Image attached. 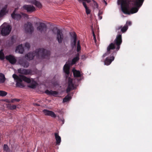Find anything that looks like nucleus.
Instances as JSON below:
<instances>
[{"instance_id":"09e8293b","label":"nucleus","mask_w":152,"mask_h":152,"mask_svg":"<svg viewBox=\"0 0 152 152\" xmlns=\"http://www.w3.org/2000/svg\"><path fill=\"white\" fill-rule=\"evenodd\" d=\"M103 13V12H101L100 11H99V12L98 14V15H102Z\"/></svg>"},{"instance_id":"f3484780","label":"nucleus","mask_w":152,"mask_h":152,"mask_svg":"<svg viewBox=\"0 0 152 152\" xmlns=\"http://www.w3.org/2000/svg\"><path fill=\"white\" fill-rule=\"evenodd\" d=\"M114 59V57L113 56H110V58L108 57L106 58L104 61L105 64L107 65H110Z\"/></svg>"},{"instance_id":"3c124183","label":"nucleus","mask_w":152,"mask_h":152,"mask_svg":"<svg viewBox=\"0 0 152 152\" xmlns=\"http://www.w3.org/2000/svg\"><path fill=\"white\" fill-rule=\"evenodd\" d=\"M103 2L106 5H107V3L106 1L105 0H103Z\"/></svg>"},{"instance_id":"603ef678","label":"nucleus","mask_w":152,"mask_h":152,"mask_svg":"<svg viewBox=\"0 0 152 152\" xmlns=\"http://www.w3.org/2000/svg\"><path fill=\"white\" fill-rule=\"evenodd\" d=\"M34 105H36V106H40V104H37V103H34Z\"/></svg>"},{"instance_id":"6ab92c4d","label":"nucleus","mask_w":152,"mask_h":152,"mask_svg":"<svg viewBox=\"0 0 152 152\" xmlns=\"http://www.w3.org/2000/svg\"><path fill=\"white\" fill-rule=\"evenodd\" d=\"M128 28V25H125L124 27H122V26L118 27V28H116V31H117L121 29V31L123 33L125 32Z\"/></svg>"},{"instance_id":"f8f14e48","label":"nucleus","mask_w":152,"mask_h":152,"mask_svg":"<svg viewBox=\"0 0 152 152\" xmlns=\"http://www.w3.org/2000/svg\"><path fill=\"white\" fill-rule=\"evenodd\" d=\"M19 73L25 75H27L31 74L32 71L31 69H27L23 68L19 69L18 70Z\"/></svg>"},{"instance_id":"4468645a","label":"nucleus","mask_w":152,"mask_h":152,"mask_svg":"<svg viewBox=\"0 0 152 152\" xmlns=\"http://www.w3.org/2000/svg\"><path fill=\"white\" fill-rule=\"evenodd\" d=\"M43 112L46 115L49 116L53 118H55L56 117V115L52 111L45 109L43 110Z\"/></svg>"},{"instance_id":"e433bc0d","label":"nucleus","mask_w":152,"mask_h":152,"mask_svg":"<svg viewBox=\"0 0 152 152\" xmlns=\"http://www.w3.org/2000/svg\"><path fill=\"white\" fill-rule=\"evenodd\" d=\"M7 93L5 91H0V96H4L7 95Z\"/></svg>"},{"instance_id":"7ed1b4c3","label":"nucleus","mask_w":152,"mask_h":152,"mask_svg":"<svg viewBox=\"0 0 152 152\" xmlns=\"http://www.w3.org/2000/svg\"><path fill=\"white\" fill-rule=\"evenodd\" d=\"M144 0H136L135 1H132L134 3V5L136 6L135 7L132 8L129 11L128 8H127L126 11V13L125 14L129 15L137 12L138 10V8L140 7L142 4Z\"/></svg>"},{"instance_id":"1a4fd4ad","label":"nucleus","mask_w":152,"mask_h":152,"mask_svg":"<svg viewBox=\"0 0 152 152\" xmlns=\"http://www.w3.org/2000/svg\"><path fill=\"white\" fill-rule=\"evenodd\" d=\"M37 29L41 33H45L47 29V25L44 23L39 22V25L37 27Z\"/></svg>"},{"instance_id":"ea45409f","label":"nucleus","mask_w":152,"mask_h":152,"mask_svg":"<svg viewBox=\"0 0 152 152\" xmlns=\"http://www.w3.org/2000/svg\"><path fill=\"white\" fill-rule=\"evenodd\" d=\"M35 0H25V1L30 4H33Z\"/></svg>"},{"instance_id":"0eeeda50","label":"nucleus","mask_w":152,"mask_h":152,"mask_svg":"<svg viewBox=\"0 0 152 152\" xmlns=\"http://www.w3.org/2000/svg\"><path fill=\"white\" fill-rule=\"evenodd\" d=\"M55 29L57 30L56 36V39L59 43H61L62 42L64 37L62 31L59 29H57L56 28H54L52 30L53 32H54V30Z\"/></svg>"},{"instance_id":"864d4df0","label":"nucleus","mask_w":152,"mask_h":152,"mask_svg":"<svg viewBox=\"0 0 152 152\" xmlns=\"http://www.w3.org/2000/svg\"><path fill=\"white\" fill-rule=\"evenodd\" d=\"M4 75L2 73H0V77L1 76H3V75Z\"/></svg>"},{"instance_id":"5fc2aeb1","label":"nucleus","mask_w":152,"mask_h":152,"mask_svg":"<svg viewBox=\"0 0 152 152\" xmlns=\"http://www.w3.org/2000/svg\"><path fill=\"white\" fill-rule=\"evenodd\" d=\"M77 80L78 81H80V80H81V78H80V79H77Z\"/></svg>"},{"instance_id":"f03ea898","label":"nucleus","mask_w":152,"mask_h":152,"mask_svg":"<svg viewBox=\"0 0 152 152\" xmlns=\"http://www.w3.org/2000/svg\"><path fill=\"white\" fill-rule=\"evenodd\" d=\"M122 42V36L121 34L118 35L114 41V43H111L108 46L107 48V50L109 53H111V50L115 48V45L116 46V49L118 51L120 49V45Z\"/></svg>"},{"instance_id":"dca6fc26","label":"nucleus","mask_w":152,"mask_h":152,"mask_svg":"<svg viewBox=\"0 0 152 152\" xmlns=\"http://www.w3.org/2000/svg\"><path fill=\"white\" fill-rule=\"evenodd\" d=\"M45 93L48 95L53 96H56L58 94L57 91L52 90L50 91L48 90H46L45 91Z\"/></svg>"},{"instance_id":"bb28decb","label":"nucleus","mask_w":152,"mask_h":152,"mask_svg":"<svg viewBox=\"0 0 152 152\" xmlns=\"http://www.w3.org/2000/svg\"><path fill=\"white\" fill-rule=\"evenodd\" d=\"M7 12V8L4 7L0 11V18H1L6 14Z\"/></svg>"},{"instance_id":"aec40b11","label":"nucleus","mask_w":152,"mask_h":152,"mask_svg":"<svg viewBox=\"0 0 152 152\" xmlns=\"http://www.w3.org/2000/svg\"><path fill=\"white\" fill-rule=\"evenodd\" d=\"M73 38L74 40L73 41L71 42V45L72 49L76 46L77 36L75 33L73 35Z\"/></svg>"},{"instance_id":"c756f323","label":"nucleus","mask_w":152,"mask_h":152,"mask_svg":"<svg viewBox=\"0 0 152 152\" xmlns=\"http://www.w3.org/2000/svg\"><path fill=\"white\" fill-rule=\"evenodd\" d=\"M34 4L37 7L39 8H41L42 7V5L40 2L39 1H37L36 0H35Z\"/></svg>"},{"instance_id":"c85d7f7f","label":"nucleus","mask_w":152,"mask_h":152,"mask_svg":"<svg viewBox=\"0 0 152 152\" xmlns=\"http://www.w3.org/2000/svg\"><path fill=\"white\" fill-rule=\"evenodd\" d=\"M83 5L85 9L86 12V14L87 15L90 14L91 13V10L87 7L86 3H83Z\"/></svg>"},{"instance_id":"20e7f679","label":"nucleus","mask_w":152,"mask_h":152,"mask_svg":"<svg viewBox=\"0 0 152 152\" xmlns=\"http://www.w3.org/2000/svg\"><path fill=\"white\" fill-rule=\"evenodd\" d=\"M17 8H15L13 11L12 13L11 14V16L12 18L17 20H20L22 16L24 18H27L28 17V15L22 12H20V14L16 12Z\"/></svg>"},{"instance_id":"39448f33","label":"nucleus","mask_w":152,"mask_h":152,"mask_svg":"<svg viewBox=\"0 0 152 152\" xmlns=\"http://www.w3.org/2000/svg\"><path fill=\"white\" fill-rule=\"evenodd\" d=\"M131 1L130 0L127 1V0H118V4H121V10L124 13H126V10L129 8V5Z\"/></svg>"},{"instance_id":"f257e3e1","label":"nucleus","mask_w":152,"mask_h":152,"mask_svg":"<svg viewBox=\"0 0 152 152\" xmlns=\"http://www.w3.org/2000/svg\"><path fill=\"white\" fill-rule=\"evenodd\" d=\"M50 55V51L43 48H39L32 53H29L26 55L25 57L27 60H31L33 59L35 56L37 58L43 59L48 58Z\"/></svg>"},{"instance_id":"9d476101","label":"nucleus","mask_w":152,"mask_h":152,"mask_svg":"<svg viewBox=\"0 0 152 152\" xmlns=\"http://www.w3.org/2000/svg\"><path fill=\"white\" fill-rule=\"evenodd\" d=\"M25 31L27 33L31 34L34 30L32 24L30 22H28L25 25Z\"/></svg>"},{"instance_id":"de8ad7c7","label":"nucleus","mask_w":152,"mask_h":152,"mask_svg":"<svg viewBox=\"0 0 152 152\" xmlns=\"http://www.w3.org/2000/svg\"><path fill=\"white\" fill-rule=\"evenodd\" d=\"M132 24V22L131 21H127L126 23V24L125 25H130Z\"/></svg>"},{"instance_id":"f704fd0d","label":"nucleus","mask_w":152,"mask_h":152,"mask_svg":"<svg viewBox=\"0 0 152 152\" xmlns=\"http://www.w3.org/2000/svg\"><path fill=\"white\" fill-rule=\"evenodd\" d=\"M2 51V50L0 51V59L1 60H4L5 58L4 55Z\"/></svg>"},{"instance_id":"2f4dec72","label":"nucleus","mask_w":152,"mask_h":152,"mask_svg":"<svg viewBox=\"0 0 152 152\" xmlns=\"http://www.w3.org/2000/svg\"><path fill=\"white\" fill-rule=\"evenodd\" d=\"M13 77L14 78L15 80H19L20 81L21 80L20 79L21 78V77H20L19 76H18L16 75L15 74H14L12 75Z\"/></svg>"},{"instance_id":"a878e982","label":"nucleus","mask_w":152,"mask_h":152,"mask_svg":"<svg viewBox=\"0 0 152 152\" xmlns=\"http://www.w3.org/2000/svg\"><path fill=\"white\" fill-rule=\"evenodd\" d=\"M24 51V49L21 45H18L16 50V52H18L20 53H23Z\"/></svg>"},{"instance_id":"423d86ee","label":"nucleus","mask_w":152,"mask_h":152,"mask_svg":"<svg viewBox=\"0 0 152 152\" xmlns=\"http://www.w3.org/2000/svg\"><path fill=\"white\" fill-rule=\"evenodd\" d=\"M11 30V26L9 25L1 26V33L3 36H5L9 34Z\"/></svg>"},{"instance_id":"9b49d317","label":"nucleus","mask_w":152,"mask_h":152,"mask_svg":"<svg viewBox=\"0 0 152 152\" xmlns=\"http://www.w3.org/2000/svg\"><path fill=\"white\" fill-rule=\"evenodd\" d=\"M23 8L27 12H32L36 10L35 8L31 5H25L23 6Z\"/></svg>"},{"instance_id":"cd10ccee","label":"nucleus","mask_w":152,"mask_h":152,"mask_svg":"<svg viewBox=\"0 0 152 152\" xmlns=\"http://www.w3.org/2000/svg\"><path fill=\"white\" fill-rule=\"evenodd\" d=\"M72 98L70 94H69L63 99V103L69 101Z\"/></svg>"},{"instance_id":"473e14b6","label":"nucleus","mask_w":152,"mask_h":152,"mask_svg":"<svg viewBox=\"0 0 152 152\" xmlns=\"http://www.w3.org/2000/svg\"><path fill=\"white\" fill-rule=\"evenodd\" d=\"M5 80L6 78L4 75L0 77V84L4 83Z\"/></svg>"},{"instance_id":"7c9ffc66","label":"nucleus","mask_w":152,"mask_h":152,"mask_svg":"<svg viewBox=\"0 0 152 152\" xmlns=\"http://www.w3.org/2000/svg\"><path fill=\"white\" fill-rule=\"evenodd\" d=\"M7 107L9 109L13 110L16 109V106L15 105H12L8 104H7Z\"/></svg>"},{"instance_id":"5701e85b","label":"nucleus","mask_w":152,"mask_h":152,"mask_svg":"<svg viewBox=\"0 0 152 152\" xmlns=\"http://www.w3.org/2000/svg\"><path fill=\"white\" fill-rule=\"evenodd\" d=\"M20 80H21L20 81L18 80L16 81V87L20 88H23L25 86L22 83L23 81L21 78L20 79Z\"/></svg>"},{"instance_id":"b1692460","label":"nucleus","mask_w":152,"mask_h":152,"mask_svg":"<svg viewBox=\"0 0 152 152\" xmlns=\"http://www.w3.org/2000/svg\"><path fill=\"white\" fill-rule=\"evenodd\" d=\"M73 72L74 77H80L81 75L79 71L77 70L76 69H73Z\"/></svg>"},{"instance_id":"4be33fe9","label":"nucleus","mask_w":152,"mask_h":152,"mask_svg":"<svg viewBox=\"0 0 152 152\" xmlns=\"http://www.w3.org/2000/svg\"><path fill=\"white\" fill-rule=\"evenodd\" d=\"M19 76L21 77L22 81L23 80L28 83H31V80L29 78H28L25 76L21 75H19Z\"/></svg>"},{"instance_id":"a19ab883","label":"nucleus","mask_w":152,"mask_h":152,"mask_svg":"<svg viewBox=\"0 0 152 152\" xmlns=\"http://www.w3.org/2000/svg\"><path fill=\"white\" fill-rule=\"evenodd\" d=\"M28 87L34 89L36 87V85L35 84H31V85L28 86Z\"/></svg>"},{"instance_id":"8fccbe9b","label":"nucleus","mask_w":152,"mask_h":152,"mask_svg":"<svg viewBox=\"0 0 152 152\" xmlns=\"http://www.w3.org/2000/svg\"><path fill=\"white\" fill-rule=\"evenodd\" d=\"M99 16V20H101L102 18V16H101V15H98Z\"/></svg>"},{"instance_id":"6e6552de","label":"nucleus","mask_w":152,"mask_h":152,"mask_svg":"<svg viewBox=\"0 0 152 152\" xmlns=\"http://www.w3.org/2000/svg\"><path fill=\"white\" fill-rule=\"evenodd\" d=\"M68 86L66 89V92L68 93L74 89L76 87L75 86L74 84L72 83V79L70 77L68 79Z\"/></svg>"},{"instance_id":"c03bdc74","label":"nucleus","mask_w":152,"mask_h":152,"mask_svg":"<svg viewBox=\"0 0 152 152\" xmlns=\"http://www.w3.org/2000/svg\"><path fill=\"white\" fill-rule=\"evenodd\" d=\"M25 46L26 48L28 49H29L30 47V46L28 42H26L25 44Z\"/></svg>"},{"instance_id":"49530a36","label":"nucleus","mask_w":152,"mask_h":152,"mask_svg":"<svg viewBox=\"0 0 152 152\" xmlns=\"http://www.w3.org/2000/svg\"><path fill=\"white\" fill-rule=\"evenodd\" d=\"M110 53H108V52L107 51L106 53H105L102 56V57L103 58H104V57L105 56H107L108 55V54H109Z\"/></svg>"},{"instance_id":"a211bd4d","label":"nucleus","mask_w":152,"mask_h":152,"mask_svg":"<svg viewBox=\"0 0 152 152\" xmlns=\"http://www.w3.org/2000/svg\"><path fill=\"white\" fill-rule=\"evenodd\" d=\"M55 139L56 141V145H59L60 144L61 142V138L58 135V133H55L54 134Z\"/></svg>"},{"instance_id":"58836bf2","label":"nucleus","mask_w":152,"mask_h":152,"mask_svg":"<svg viewBox=\"0 0 152 152\" xmlns=\"http://www.w3.org/2000/svg\"><path fill=\"white\" fill-rule=\"evenodd\" d=\"M3 149L4 150L7 151L9 150V147L8 145L6 144H4V145Z\"/></svg>"},{"instance_id":"2eb2a0df","label":"nucleus","mask_w":152,"mask_h":152,"mask_svg":"<svg viewBox=\"0 0 152 152\" xmlns=\"http://www.w3.org/2000/svg\"><path fill=\"white\" fill-rule=\"evenodd\" d=\"M71 65L70 63L66 62L64 66L63 70L67 75L69 74L70 68Z\"/></svg>"},{"instance_id":"37998d69","label":"nucleus","mask_w":152,"mask_h":152,"mask_svg":"<svg viewBox=\"0 0 152 152\" xmlns=\"http://www.w3.org/2000/svg\"><path fill=\"white\" fill-rule=\"evenodd\" d=\"M91 28H92V33H93V36L94 37V40L95 42H96V36H95V34L94 33V31L93 30V26H91Z\"/></svg>"},{"instance_id":"393cba45","label":"nucleus","mask_w":152,"mask_h":152,"mask_svg":"<svg viewBox=\"0 0 152 152\" xmlns=\"http://www.w3.org/2000/svg\"><path fill=\"white\" fill-rule=\"evenodd\" d=\"M79 54H77L75 58H74L72 60L71 63L70 62V61H68V62H69L71 63V65H72L75 64L76 62L78 61L79 60Z\"/></svg>"},{"instance_id":"ddd939ff","label":"nucleus","mask_w":152,"mask_h":152,"mask_svg":"<svg viewBox=\"0 0 152 152\" xmlns=\"http://www.w3.org/2000/svg\"><path fill=\"white\" fill-rule=\"evenodd\" d=\"M5 58L12 64H14L17 61L15 57L11 55L6 56Z\"/></svg>"},{"instance_id":"a18cd8bd","label":"nucleus","mask_w":152,"mask_h":152,"mask_svg":"<svg viewBox=\"0 0 152 152\" xmlns=\"http://www.w3.org/2000/svg\"><path fill=\"white\" fill-rule=\"evenodd\" d=\"M59 121H61L62 122L61 124H64V120L63 118H59Z\"/></svg>"},{"instance_id":"4c0bfd02","label":"nucleus","mask_w":152,"mask_h":152,"mask_svg":"<svg viewBox=\"0 0 152 152\" xmlns=\"http://www.w3.org/2000/svg\"><path fill=\"white\" fill-rule=\"evenodd\" d=\"M80 3H82L83 4V3H86V2L88 3H89L91 1V0H77Z\"/></svg>"},{"instance_id":"c9c22d12","label":"nucleus","mask_w":152,"mask_h":152,"mask_svg":"<svg viewBox=\"0 0 152 152\" xmlns=\"http://www.w3.org/2000/svg\"><path fill=\"white\" fill-rule=\"evenodd\" d=\"M81 50V46L80 45V41L79 40L77 42V51L79 52Z\"/></svg>"},{"instance_id":"79ce46f5","label":"nucleus","mask_w":152,"mask_h":152,"mask_svg":"<svg viewBox=\"0 0 152 152\" xmlns=\"http://www.w3.org/2000/svg\"><path fill=\"white\" fill-rule=\"evenodd\" d=\"M20 99H12L11 100V102L12 103H13L14 101H16L18 102L20 101Z\"/></svg>"},{"instance_id":"412c9836","label":"nucleus","mask_w":152,"mask_h":152,"mask_svg":"<svg viewBox=\"0 0 152 152\" xmlns=\"http://www.w3.org/2000/svg\"><path fill=\"white\" fill-rule=\"evenodd\" d=\"M20 64L23 67L25 68L28 67L29 66V62L26 60H23L20 62Z\"/></svg>"},{"instance_id":"72a5a7b5","label":"nucleus","mask_w":152,"mask_h":152,"mask_svg":"<svg viewBox=\"0 0 152 152\" xmlns=\"http://www.w3.org/2000/svg\"><path fill=\"white\" fill-rule=\"evenodd\" d=\"M92 1L93 2V7L94 8H98L99 7V5L97 2L95 1L94 0H92Z\"/></svg>"}]
</instances>
